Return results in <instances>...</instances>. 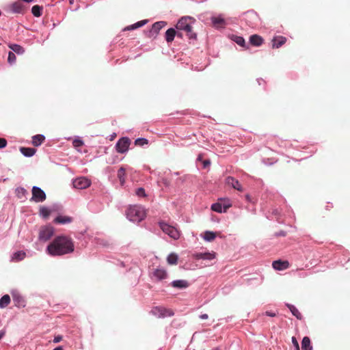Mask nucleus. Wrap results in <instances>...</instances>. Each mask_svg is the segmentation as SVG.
<instances>
[{"instance_id": "1", "label": "nucleus", "mask_w": 350, "mask_h": 350, "mask_svg": "<svg viewBox=\"0 0 350 350\" xmlns=\"http://www.w3.org/2000/svg\"><path fill=\"white\" fill-rule=\"evenodd\" d=\"M74 250V241L70 237L64 235L55 237L46 247L47 253L53 256L70 254Z\"/></svg>"}, {"instance_id": "2", "label": "nucleus", "mask_w": 350, "mask_h": 350, "mask_svg": "<svg viewBox=\"0 0 350 350\" xmlns=\"http://www.w3.org/2000/svg\"><path fill=\"white\" fill-rule=\"evenodd\" d=\"M196 22V19L191 16H183L180 18L176 27L178 30L185 31L189 39H196V34L193 32L191 25Z\"/></svg>"}, {"instance_id": "3", "label": "nucleus", "mask_w": 350, "mask_h": 350, "mask_svg": "<svg viewBox=\"0 0 350 350\" xmlns=\"http://www.w3.org/2000/svg\"><path fill=\"white\" fill-rule=\"evenodd\" d=\"M126 217L130 221L139 222L146 217V213L140 206H131L126 211Z\"/></svg>"}, {"instance_id": "4", "label": "nucleus", "mask_w": 350, "mask_h": 350, "mask_svg": "<svg viewBox=\"0 0 350 350\" xmlns=\"http://www.w3.org/2000/svg\"><path fill=\"white\" fill-rule=\"evenodd\" d=\"M159 224L162 231L169 235L171 238L178 239L180 237V232L175 227L170 226L164 221H161Z\"/></svg>"}, {"instance_id": "5", "label": "nucleus", "mask_w": 350, "mask_h": 350, "mask_svg": "<svg viewBox=\"0 0 350 350\" xmlns=\"http://www.w3.org/2000/svg\"><path fill=\"white\" fill-rule=\"evenodd\" d=\"M151 314L158 318H165L167 317H172L174 315V312L169 308L163 306L153 307L150 311Z\"/></svg>"}, {"instance_id": "6", "label": "nucleus", "mask_w": 350, "mask_h": 350, "mask_svg": "<svg viewBox=\"0 0 350 350\" xmlns=\"http://www.w3.org/2000/svg\"><path fill=\"white\" fill-rule=\"evenodd\" d=\"M54 234V229L52 226H42L39 232V239L40 241H46L49 240Z\"/></svg>"}, {"instance_id": "7", "label": "nucleus", "mask_w": 350, "mask_h": 350, "mask_svg": "<svg viewBox=\"0 0 350 350\" xmlns=\"http://www.w3.org/2000/svg\"><path fill=\"white\" fill-rule=\"evenodd\" d=\"M131 144V140L128 137H122L120 138L116 145V148L118 152L119 153H125L129 148Z\"/></svg>"}, {"instance_id": "8", "label": "nucleus", "mask_w": 350, "mask_h": 350, "mask_svg": "<svg viewBox=\"0 0 350 350\" xmlns=\"http://www.w3.org/2000/svg\"><path fill=\"white\" fill-rule=\"evenodd\" d=\"M46 200V194L40 187L33 186L32 188V197L31 200L41 202Z\"/></svg>"}, {"instance_id": "9", "label": "nucleus", "mask_w": 350, "mask_h": 350, "mask_svg": "<svg viewBox=\"0 0 350 350\" xmlns=\"http://www.w3.org/2000/svg\"><path fill=\"white\" fill-rule=\"evenodd\" d=\"M91 185V181L85 177H79L74 180L73 186L78 189H84L89 187Z\"/></svg>"}, {"instance_id": "10", "label": "nucleus", "mask_w": 350, "mask_h": 350, "mask_svg": "<svg viewBox=\"0 0 350 350\" xmlns=\"http://www.w3.org/2000/svg\"><path fill=\"white\" fill-rule=\"evenodd\" d=\"M226 183L228 186H231L232 188H234L239 191H243V187H242L241 185L240 184V183L237 180H236L234 178H233L232 176H228L226 178Z\"/></svg>"}, {"instance_id": "11", "label": "nucleus", "mask_w": 350, "mask_h": 350, "mask_svg": "<svg viewBox=\"0 0 350 350\" xmlns=\"http://www.w3.org/2000/svg\"><path fill=\"white\" fill-rule=\"evenodd\" d=\"M13 301L14 303V306L17 308H24L26 306L25 299L23 296L18 293L13 294Z\"/></svg>"}, {"instance_id": "12", "label": "nucleus", "mask_w": 350, "mask_h": 350, "mask_svg": "<svg viewBox=\"0 0 350 350\" xmlns=\"http://www.w3.org/2000/svg\"><path fill=\"white\" fill-rule=\"evenodd\" d=\"M286 42V38L282 36H275L272 39V47L278 49L284 44Z\"/></svg>"}, {"instance_id": "13", "label": "nucleus", "mask_w": 350, "mask_h": 350, "mask_svg": "<svg viewBox=\"0 0 350 350\" xmlns=\"http://www.w3.org/2000/svg\"><path fill=\"white\" fill-rule=\"evenodd\" d=\"M288 261L275 260L273 262L272 266L276 270H283L288 267Z\"/></svg>"}, {"instance_id": "14", "label": "nucleus", "mask_w": 350, "mask_h": 350, "mask_svg": "<svg viewBox=\"0 0 350 350\" xmlns=\"http://www.w3.org/2000/svg\"><path fill=\"white\" fill-rule=\"evenodd\" d=\"M262 38L257 34L252 35L250 38V44L256 46H260L262 44Z\"/></svg>"}, {"instance_id": "15", "label": "nucleus", "mask_w": 350, "mask_h": 350, "mask_svg": "<svg viewBox=\"0 0 350 350\" xmlns=\"http://www.w3.org/2000/svg\"><path fill=\"white\" fill-rule=\"evenodd\" d=\"M10 9L13 13H22L24 10V7L22 3L19 2H14L10 5Z\"/></svg>"}, {"instance_id": "16", "label": "nucleus", "mask_w": 350, "mask_h": 350, "mask_svg": "<svg viewBox=\"0 0 350 350\" xmlns=\"http://www.w3.org/2000/svg\"><path fill=\"white\" fill-rule=\"evenodd\" d=\"M215 257L214 252L198 253L196 254V259L213 260Z\"/></svg>"}, {"instance_id": "17", "label": "nucleus", "mask_w": 350, "mask_h": 350, "mask_svg": "<svg viewBox=\"0 0 350 350\" xmlns=\"http://www.w3.org/2000/svg\"><path fill=\"white\" fill-rule=\"evenodd\" d=\"M171 285L177 288H186L189 286L187 281L184 280H174L172 282Z\"/></svg>"}, {"instance_id": "18", "label": "nucleus", "mask_w": 350, "mask_h": 350, "mask_svg": "<svg viewBox=\"0 0 350 350\" xmlns=\"http://www.w3.org/2000/svg\"><path fill=\"white\" fill-rule=\"evenodd\" d=\"M72 218L69 216L59 215L55 219L54 221L57 224H65L72 222Z\"/></svg>"}, {"instance_id": "19", "label": "nucleus", "mask_w": 350, "mask_h": 350, "mask_svg": "<svg viewBox=\"0 0 350 350\" xmlns=\"http://www.w3.org/2000/svg\"><path fill=\"white\" fill-rule=\"evenodd\" d=\"M286 306L290 310L293 316H295L299 320L302 319V315L301 312L295 306L290 304H286Z\"/></svg>"}, {"instance_id": "20", "label": "nucleus", "mask_w": 350, "mask_h": 350, "mask_svg": "<svg viewBox=\"0 0 350 350\" xmlns=\"http://www.w3.org/2000/svg\"><path fill=\"white\" fill-rule=\"evenodd\" d=\"M176 35V31L174 28L168 29L165 32V40L167 42H172L175 36Z\"/></svg>"}, {"instance_id": "21", "label": "nucleus", "mask_w": 350, "mask_h": 350, "mask_svg": "<svg viewBox=\"0 0 350 350\" xmlns=\"http://www.w3.org/2000/svg\"><path fill=\"white\" fill-rule=\"evenodd\" d=\"M45 137L42 135H36L32 137V144L35 146H38L44 141Z\"/></svg>"}, {"instance_id": "22", "label": "nucleus", "mask_w": 350, "mask_h": 350, "mask_svg": "<svg viewBox=\"0 0 350 350\" xmlns=\"http://www.w3.org/2000/svg\"><path fill=\"white\" fill-rule=\"evenodd\" d=\"M301 349L302 350H312L310 339L308 336L304 337L301 342Z\"/></svg>"}, {"instance_id": "23", "label": "nucleus", "mask_w": 350, "mask_h": 350, "mask_svg": "<svg viewBox=\"0 0 350 350\" xmlns=\"http://www.w3.org/2000/svg\"><path fill=\"white\" fill-rule=\"evenodd\" d=\"M21 153L25 157H31L36 153V149L33 148L22 147L20 149Z\"/></svg>"}, {"instance_id": "24", "label": "nucleus", "mask_w": 350, "mask_h": 350, "mask_svg": "<svg viewBox=\"0 0 350 350\" xmlns=\"http://www.w3.org/2000/svg\"><path fill=\"white\" fill-rule=\"evenodd\" d=\"M164 26L165 23L163 21L154 23L152 26L151 32L157 34Z\"/></svg>"}, {"instance_id": "25", "label": "nucleus", "mask_w": 350, "mask_h": 350, "mask_svg": "<svg viewBox=\"0 0 350 350\" xmlns=\"http://www.w3.org/2000/svg\"><path fill=\"white\" fill-rule=\"evenodd\" d=\"M212 22L213 25L217 28L223 27L225 25L224 18L220 17H213Z\"/></svg>"}, {"instance_id": "26", "label": "nucleus", "mask_w": 350, "mask_h": 350, "mask_svg": "<svg viewBox=\"0 0 350 350\" xmlns=\"http://www.w3.org/2000/svg\"><path fill=\"white\" fill-rule=\"evenodd\" d=\"M10 297L9 295H4L1 299H0V308H4L7 307L10 303Z\"/></svg>"}, {"instance_id": "27", "label": "nucleus", "mask_w": 350, "mask_h": 350, "mask_svg": "<svg viewBox=\"0 0 350 350\" xmlns=\"http://www.w3.org/2000/svg\"><path fill=\"white\" fill-rule=\"evenodd\" d=\"M167 272L164 269H157L154 272V275L159 280L165 279L167 277Z\"/></svg>"}, {"instance_id": "28", "label": "nucleus", "mask_w": 350, "mask_h": 350, "mask_svg": "<svg viewBox=\"0 0 350 350\" xmlns=\"http://www.w3.org/2000/svg\"><path fill=\"white\" fill-rule=\"evenodd\" d=\"M25 253L22 251H18L13 254L12 256V261H20L22 260L25 257Z\"/></svg>"}, {"instance_id": "29", "label": "nucleus", "mask_w": 350, "mask_h": 350, "mask_svg": "<svg viewBox=\"0 0 350 350\" xmlns=\"http://www.w3.org/2000/svg\"><path fill=\"white\" fill-rule=\"evenodd\" d=\"M126 171L123 167H120L118 171V177L120 180L121 185L125 183Z\"/></svg>"}, {"instance_id": "30", "label": "nucleus", "mask_w": 350, "mask_h": 350, "mask_svg": "<svg viewBox=\"0 0 350 350\" xmlns=\"http://www.w3.org/2000/svg\"><path fill=\"white\" fill-rule=\"evenodd\" d=\"M178 258V256L176 254L172 253L167 256V261L169 265H174L177 264Z\"/></svg>"}, {"instance_id": "31", "label": "nucleus", "mask_w": 350, "mask_h": 350, "mask_svg": "<svg viewBox=\"0 0 350 350\" xmlns=\"http://www.w3.org/2000/svg\"><path fill=\"white\" fill-rule=\"evenodd\" d=\"M146 23H147L146 20L140 21L132 25L128 26L127 27L125 28V30L135 29L137 28L144 26L145 24H146Z\"/></svg>"}, {"instance_id": "32", "label": "nucleus", "mask_w": 350, "mask_h": 350, "mask_svg": "<svg viewBox=\"0 0 350 350\" xmlns=\"http://www.w3.org/2000/svg\"><path fill=\"white\" fill-rule=\"evenodd\" d=\"M9 48L12 50L14 53H16L17 54H23L25 51L24 49L18 45V44H10Z\"/></svg>"}, {"instance_id": "33", "label": "nucleus", "mask_w": 350, "mask_h": 350, "mask_svg": "<svg viewBox=\"0 0 350 350\" xmlns=\"http://www.w3.org/2000/svg\"><path fill=\"white\" fill-rule=\"evenodd\" d=\"M215 237L216 233L211 231H206L203 236L204 239L207 241H212L215 239Z\"/></svg>"}, {"instance_id": "34", "label": "nucleus", "mask_w": 350, "mask_h": 350, "mask_svg": "<svg viewBox=\"0 0 350 350\" xmlns=\"http://www.w3.org/2000/svg\"><path fill=\"white\" fill-rule=\"evenodd\" d=\"M42 8L41 6L36 5L32 7L31 12L33 14V16L39 17L42 14Z\"/></svg>"}, {"instance_id": "35", "label": "nucleus", "mask_w": 350, "mask_h": 350, "mask_svg": "<svg viewBox=\"0 0 350 350\" xmlns=\"http://www.w3.org/2000/svg\"><path fill=\"white\" fill-rule=\"evenodd\" d=\"M51 213V211L45 207V206H41L40 208V214L44 217L47 218Z\"/></svg>"}, {"instance_id": "36", "label": "nucleus", "mask_w": 350, "mask_h": 350, "mask_svg": "<svg viewBox=\"0 0 350 350\" xmlns=\"http://www.w3.org/2000/svg\"><path fill=\"white\" fill-rule=\"evenodd\" d=\"M233 40L239 45L241 46H245V40L243 37L241 36H234L233 37Z\"/></svg>"}, {"instance_id": "37", "label": "nucleus", "mask_w": 350, "mask_h": 350, "mask_svg": "<svg viewBox=\"0 0 350 350\" xmlns=\"http://www.w3.org/2000/svg\"><path fill=\"white\" fill-rule=\"evenodd\" d=\"M223 206L220 203H215L212 204L211 209L213 211L217 212V213H221L223 211Z\"/></svg>"}, {"instance_id": "38", "label": "nucleus", "mask_w": 350, "mask_h": 350, "mask_svg": "<svg viewBox=\"0 0 350 350\" xmlns=\"http://www.w3.org/2000/svg\"><path fill=\"white\" fill-rule=\"evenodd\" d=\"M148 144V140L145 138H138L135 141L136 146H142Z\"/></svg>"}, {"instance_id": "39", "label": "nucleus", "mask_w": 350, "mask_h": 350, "mask_svg": "<svg viewBox=\"0 0 350 350\" xmlns=\"http://www.w3.org/2000/svg\"><path fill=\"white\" fill-rule=\"evenodd\" d=\"M16 195L18 198H21L27 193V191L23 187H18L16 189Z\"/></svg>"}, {"instance_id": "40", "label": "nucleus", "mask_w": 350, "mask_h": 350, "mask_svg": "<svg viewBox=\"0 0 350 350\" xmlns=\"http://www.w3.org/2000/svg\"><path fill=\"white\" fill-rule=\"evenodd\" d=\"M8 61L10 64H12L16 61V55L13 52H12V51L9 52Z\"/></svg>"}, {"instance_id": "41", "label": "nucleus", "mask_w": 350, "mask_h": 350, "mask_svg": "<svg viewBox=\"0 0 350 350\" xmlns=\"http://www.w3.org/2000/svg\"><path fill=\"white\" fill-rule=\"evenodd\" d=\"M72 144L75 148H79L83 145V142L81 139H76L72 142Z\"/></svg>"}, {"instance_id": "42", "label": "nucleus", "mask_w": 350, "mask_h": 350, "mask_svg": "<svg viewBox=\"0 0 350 350\" xmlns=\"http://www.w3.org/2000/svg\"><path fill=\"white\" fill-rule=\"evenodd\" d=\"M135 193H136V195L139 196V197H144V196H146L145 190L142 187L138 188L136 190Z\"/></svg>"}, {"instance_id": "43", "label": "nucleus", "mask_w": 350, "mask_h": 350, "mask_svg": "<svg viewBox=\"0 0 350 350\" xmlns=\"http://www.w3.org/2000/svg\"><path fill=\"white\" fill-rule=\"evenodd\" d=\"M7 145V141L4 138H1L0 137V148H3L6 146Z\"/></svg>"}, {"instance_id": "44", "label": "nucleus", "mask_w": 350, "mask_h": 350, "mask_svg": "<svg viewBox=\"0 0 350 350\" xmlns=\"http://www.w3.org/2000/svg\"><path fill=\"white\" fill-rule=\"evenodd\" d=\"M292 342H293V345H294L295 348H296L297 347H299V343H298V342H297V340L296 338H295V337H294V336H293V337H292Z\"/></svg>"}, {"instance_id": "45", "label": "nucleus", "mask_w": 350, "mask_h": 350, "mask_svg": "<svg viewBox=\"0 0 350 350\" xmlns=\"http://www.w3.org/2000/svg\"><path fill=\"white\" fill-rule=\"evenodd\" d=\"M62 340V336H57L54 338L53 342L55 343H57V342H60Z\"/></svg>"}, {"instance_id": "46", "label": "nucleus", "mask_w": 350, "mask_h": 350, "mask_svg": "<svg viewBox=\"0 0 350 350\" xmlns=\"http://www.w3.org/2000/svg\"><path fill=\"white\" fill-rule=\"evenodd\" d=\"M265 314L267 316L271 317H273L276 316V314L275 312H269V311H267L265 312Z\"/></svg>"}, {"instance_id": "47", "label": "nucleus", "mask_w": 350, "mask_h": 350, "mask_svg": "<svg viewBox=\"0 0 350 350\" xmlns=\"http://www.w3.org/2000/svg\"><path fill=\"white\" fill-rule=\"evenodd\" d=\"M200 318L201 319H207L208 318V316L207 314H203L200 316Z\"/></svg>"}, {"instance_id": "48", "label": "nucleus", "mask_w": 350, "mask_h": 350, "mask_svg": "<svg viewBox=\"0 0 350 350\" xmlns=\"http://www.w3.org/2000/svg\"><path fill=\"white\" fill-rule=\"evenodd\" d=\"M203 163H204V167H206V166L210 165V161L208 160H206V161H204Z\"/></svg>"}, {"instance_id": "49", "label": "nucleus", "mask_w": 350, "mask_h": 350, "mask_svg": "<svg viewBox=\"0 0 350 350\" xmlns=\"http://www.w3.org/2000/svg\"><path fill=\"white\" fill-rule=\"evenodd\" d=\"M4 334H5V332L0 331V340L3 338Z\"/></svg>"}, {"instance_id": "50", "label": "nucleus", "mask_w": 350, "mask_h": 350, "mask_svg": "<svg viewBox=\"0 0 350 350\" xmlns=\"http://www.w3.org/2000/svg\"><path fill=\"white\" fill-rule=\"evenodd\" d=\"M176 36H177L178 37L182 38V33H180V32H177L176 31Z\"/></svg>"}, {"instance_id": "51", "label": "nucleus", "mask_w": 350, "mask_h": 350, "mask_svg": "<svg viewBox=\"0 0 350 350\" xmlns=\"http://www.w3.org/2000/svg\"><path fill=\"white\" fill-rule=\"evenodd\" d=\"M53 350H63V349L62 347H57L55 348Z\"/></svg>"}, {"instance_id": "52", "label": "nucleus", "mask_w": 350, "mask_h": 350, "mask_svg": "<svg viewBox=\"0 0 350 350\" xmlns=\"http://www.w3.org/2000/svg\"><path fill=\"white\" fill-rule=\"evenodd\" d=\"M228 208V206H225V207H224V212H225V211H226V209H227Z\"/></svg>"}, {"instance_id": "53", "label": "nucleus", "mask_w": 350, "mask_h": 350, "mask_svg": "<svg viewBox=\"0 0 350 350\" xmlns=\"http://www.w3.org/2000/svg\"><path fill=\"white\" fill-rule=\"evenodd\" d=\"M295 350H299V347H297Z\"/></svg>"}, {"instance_id": "54", "label": "nucleus", "mask_w": 350, "mask_h": 350, "mask_svg": "<svg viewBox=\"0 0 350 350\" xmlns=\"http://www.w3.org/2000/svg\"><path fill=\"white\" fill-rule=\"evenodd\" d=\"M73 0H70V3H72Z\"/></svg>"}]
</instances>
